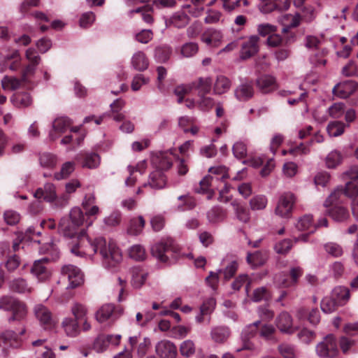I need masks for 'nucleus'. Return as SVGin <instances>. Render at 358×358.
I'll use <instances>...</instances> for the list:
<instances>
[{"mask_svg":"<svg viewBox=\"0 0 358 358\" xmlns=\"http://www.w3.org/2000/svg\"><path fill=\"white\" fill-rule=\"evenodd\" d=\"M85 236V232H82L79 243L71 248V252L80 257H90L93 254H99L103 267L112 272L116 271L123 259L122 250L116 243L103 237L91 241Z\"/></svg>","mask_w":358,"mask_h":358,"instance_id":"nucleus-1","label":"nucleus"},{"mask_svg":"<svg viewBox=\"0 0 358 358\" xmlns=\"http://www.w3.org/2000/svg\"><path fill=\"white\" fill-rule=\"evenodd\" d=\"M44 252L49 254L51 257L50 258L45 257L34 261L31 268V273L40 282H46L50 279L52 273L48 268L47 264L50 260L55 261L57 259L59 254L58 249L53 244H48V248Z\"/></svg>","mask_w":358,"mask_h":358,"instance_id":"nucleus-2","label":"nucleus"},{"mask_svg":"<svg viewBox=\"0 0 358 358\" xmlns=\"http://www.w3.org/2000/svg\"><path fill=\"white\" fill-rule=\"evenodd\" d=\"M344 179H350L352 181L346 182V196L352 199L351 208L353 216L358 220V167L352 166L343 173Z\"/></svg>","mask_w":358,"mask_h":358,"instance_id":"nucleus-3","label":"nucleus"},{"mask_svg":"<svg viewBox=\"0 0 358 358\" xmlns=\"http://www.w3.org/2000/svg\"><path fill=\"white\" fill-rule=\"evenodd\" d=\"M34 313L41 327L45 331H53L58 324V321L53 317L50 310L43 304H37L34 308Z\"/></svg>","mask_w":358,"mask_h":358,"instance_id":"nucleus-4","label":"nucleus"},{"mask_svg":"<svg viewBox=\"0 0 358 358\" xmlns=\"http://www.w3.org/2000/svg\"><path fill=\"white\" fill-rule=\"evenodd\" d=\"M24 56L27 64L22 70V78L24 81H30L31 78L34 76L41 59L34 48H27Z\"/></svg>","mask_w":358,"mask_h":358,"instance_id":"nucleus-5","label":"nucleus"},{"mask_svg":"<svg viewBox=\"0 0 358 358\" xmlns=\"http://www.w3.org/2000/svg\"><path fill=\"white\" fill-rule=\"evenodd\" d=\"M296 201V197L292 192H284L278 199L275 209V215L282 218H289L292 215Z\"/></svg>","mask_w":358,"mask_h":358,"instance_id":"nucleus-6","label":"nucleus"},{"mask_svg":"<svg viewBox=\"0 0 358 358\" xmlns=\"http://www.w3.org/2000/svg\"><path fill=\"white\" fill-rule=\"evenodd\" d=\"M21 66V56L18 50L0 52V72H4L7 69L16 71Z\"/></svg>","mask_w":358,"mask_h":358,"instance_id":"nucleus-7","label":"nucleus"},{"mask_svg":"<svg viewBox=\"0 0 358 358\" xmlns=\"http://www.w3.org/2000/svg\"><path fill=\"white\" fill-rule=\"evenodd\" d=\"M120 334H100L94 339L92 349L97 353L105 352L110 345H119L121 340Z\"/></svg>","mask_w":358,"mask_h":358,"instance_id":"nucleus-8","label":"nucleus"},{"mask_svg":"<svg viewBox=\"0 0 358 358\" xmlns=\"http://www.w3.org/2000/svg\"><path fill=\"white\" fill-rule=\"evenodd\" d=\"M338 347L335 337L330 334L316 346V352L320 357L333 358L338 354Z\"/></svg>","mask_w":358,"mask_h":358,"instance_id":"nucleus-9","label":"nucleus"},{"mask_svg":"<svg viewBox=\"0 0 358 358\" xmlns=\"http://www.w3.org/2000/svg\"><path fill=\"white\" fill-rule=\"evenodd\" d=\"M82 207L85 211V215L88 217L85 221L87 226L90 227L92 225L94 220H91L90 217L96 219V216L100 213V209L97 205H96V197L93 193L86 194L82 201Z\"/></svg>","mask_w":358,"mask_h":358,"instance_id":"nucleus-10","label":"nucleus"},{"mask_svg":"<svg viewBox=\"0 0 358 358\" xmlns=\"http://www.w3.org/2000/svg\"><path fill=\"white\" fill-rule=\"evenodd\" d=\"M63 275L67 277L69 285L67 288L73 289L80 286L84 282L83 273L80 269L73 265H65L62 268Z\"/></svg>","mask_w":358,"mask_h":358,"instance_id":"nucleus-11","label":"nucleus"},{"mask_svg":"<svg viewBox=\"0 0 358 358\" xmlns=\"http://www.w3.org/2000/svg\"><path fill=\"white\" fill-rule=\"evenodd\" d=\"M173 241L171 238L160 241L151 248V252L154 257L162 262H167L172 253Z\"/></svg>","mask_w":358,"mask_h":358,"instance_id":"nucleus-12","label":"nucleus"},{"mask_svg":"<svg viewBox=\"0 0 358 358\" xmlns=\"http://www.w3.org/2000/svg\"><path fill=\"white\" fill-rule=\"evenodd\" d=\"M259 37L257 35L249 36L241 45L240 58L246 60L255 55L259 50Z\"/></svg>","mask_w":358,"mask_h":358,"instance_id":"nucleus-13","label":"nucleus"},{"mask_svg":"<svg viewBox=\"0 0 358 358\" xmlns=\"http://www.w3.org/2000/svg\"><path fill=\"white\" fill-rule=\"evenodd\" d=\"M275 326L278 330L283 334H293L297 329L294 325L292 315L286 312H281L275 318Z\"/></svg>","mask_w":358,"mask_h":358,"instance_id":"nucleus-14","label":"nucleus"},{"mask_svg":"<svg viewBox=\"0 0 358 358\" xmlns=\"http://www.w3.org/2000/svg\"><path fill=\"white\" fill-rule=\"evenodd\" d=\"M72 122L66 117H59L55 119L52 122V129L50 131L49 137L52 141L57 139L62 134H64L71 127Z\"/></svg>","mask_w":358,"mask_h":358,"instance_id":"nucleus-15","label":"nucleus"},{"mask_svg":"<svg viewBox=\"0 0 358 358\" xmlns=\"http://www.w3.org/2000/svg\"><path fill=\"white\" fill-rule=\"evenodd\" d=\"M255 94L253 83L250 80H243L234 90V96L238 101H247Z\"/></svg>","mask_w":358,"mask_h":358,"instance_id":"nucleus-16","label":"nucleus"},{"mask_svg":"<svg viewBox=\"0 0 358 358\" xmlns=\"http://www.w3.org/2000/svg\"><path fill=\"white\" fill-rule=\"evenodd\" d=\"M172 154L171 150L157 152L152 155V164L156 167V169L160 171L168 170L173 165L172 159L171 157Z\"/></svg>","mask_w":358,"mask_h":358,"instance_id":"nucleus-17","label":"nucleus"},{"mask_svg":"<svg viewBox=\"0 0 358 358\" xmlns=\"http://www.w3.org/2000/svg\"><path fill=\"white\" fill-rule=\"evenodd\" d=\"M155 352L160 358H176L177 347L169 340H162L155 345Z\"/></svg>","mask_w":358,"mask_h":358,"instance_id":"nucleus-18","label":"nucleus"},{"mask_svg":"<svg viewBox=\"0 0 358 358\" xmlns=\"http://www.w3.org/2000/svg\"><path fill=\"white\" fill-rule=\"evenodd\" d=\"M358 89V84L352 80H347L339 83L332 90L334 96L346 99Z\"/></svg>","mask_w":358,"mask_h":358,"instance_id":"nucleus-19","label":"nucleus"},{"mask_svg":"<svg viewBox=\"0 0 358 358\" xmlns=\"http://www.w3.org/2000/svg\"><path fill=\"white\" fill-rule=\"evenodd\" d=\"M295 315L299 320H308L313 325L317 324L320 321V311L316 308L299 307L296 310Z\"/></svg>","mask_w":358,"mask_h":358,"instance_id":"nucleus-20","label":"nucleus"},{"mask_svg":"<svg viewBox=\"0 0 358 358\" xmlns=\"http://www.w3.org/2000/svg\"><path fill=\"white\" fill-rule=\"evenodd\" d=\"M166 178L164 173L158 169H155L149 175L148 182L143 183V187H150L152 189H160L166 187Z\"/></svg>","mask_w":358,"mask_h":358,"instance_id":"nucleus-21","label":"nucleus"},{"mask_svg":"<svg viewBox=\"0 0 358 358\" xmlns=\"http://www.w3.org/2000/svg\"><path fill=\"white\" fill-rule=\"evenodd\" d=\"M260 324V321H256L252 324L247 325L242 331V339L243 341V346L241 349H237L238 352H240L242 350H252L253 349V345L249 342V340L251 338H253L257 334L258 331V326Z\"/></svg>","mask_w":358,"mask_h":358,"instance_id":"nucleus-22","label":"nucleus"},{"mask_svg":"<svg viewBox=\"0 0 358 358\" xmlns=\"http://www.w3.org/2000/svg\"><path fill=\"white\" fill-rule=\"evenodd\" d=\"M303 273L302 268L299 266H293L290 268L289 271V276L290 280H287L284 276H276L275 280L277 283L284 287H289L293 285H295L299 278L301 276Z\"/></svg>","mask_w":358,"mask_h":358,"instance_id":"nucleus-23","label":"nucleus"},{"mask_svg":"<svg viewBox=\"0 0 358 358\" xmlns=\"http://www.w3.org/2000/svg\"><path fill=\"white\" fill-rule=\"evenodd\" d=\"M10 312L12 313V315L8 318V322L10 323L14 321L20 322L26 319L28 308L25 303L17 299Z\"/></svg>","mask_w":358,"mask_h":358,"instance_id":"nucleus-24","label":"nucleus"},{"mask_svg":"<svg viewBox=\"0 0 358 358\" xmlns=\"http://www.w3.org/2000/svg\"><path fill=\"white\" fill-rule=\"evenodd\" d=\"M346 196V184L345 186H338L330 194L324 202V206L327 208L331 206H339L343 202V198Z\"/></svg>","mask_w":358,"mask_h":358,"instance_id":"nucleus-25","label":"nucleus"},{"mask_svg":"<svg viewBox=\"0 0 358 358\" xmlns=\"http://www.w3.org/2000/svg\"><path fill=\"white\" fill-rule=\"evenodd\" d=\"M256 84L262 93H269L278 88L275 78L270 75H263L258 78Z\"/></svg>","mask_w":358,"mask_h":358,"instance_id":"nucleus-26","label":"nucleus"},{"mask_svg":"<svg viewBox=\"0 0 358 358\" xmlns=\"http://www.w3.org/2000/svg\"><path fill=\"white\" fill-rule=\"evenodd\" d=\"M131 66L136 71H145L149 66V59L145 53L141 50L134 52L131 58Z\"/></svg>","mask_w":358,"mask_h":358,"instance_id":"nucleus-27","label":"nucleus"},{"mask_svg":"<svg viewBox=\"0 0 358 358\" xmlns=\"http://www.w3.org/2000/svg\"><path fill=\"white\" fill-rule=\"evenodd\" d=\"M131 284L135 289L141 288L148 279V273L144 268L135 266L131 268Z\"/></svg>","mask_w":358,"mask_h":358,"instance_id":"nucleus-28","label":"nucleus"},{"mask_svg":"<svg viewBox=\"0 0 358 358\" xmlns=\"http://www.w3.org/2000/svg\"><path fill=\"white\" fill-rule=\"evenodd\" d=\"M34 196L48 202H52L57 198L55 187L52 183H46L43 187L37 189Z\"/></svg>","mask_w":358,"mask_h":358,"instance_id":"nucleus-29","label":"nucleus"},{"mask_svg":"<svg viewBox=\"0 0 358 358\" xmlns=\"http://www.w3.org/2000/svg\"><path fill=\"white\" fill-rule=\"evenodd\" d=\"M61 325L68 337L75 338L80 334L78 321L73 318L64 317Z\"/></svg>","mask_w":358,"mask_h":358,"instance_id":"nucleus-30","label":"nucleus"},{"mask_svg":"<svg viewBox=\"0 0 358 358\" xmlns=\"http://www.w3.org/2000/svg\"><path fill=\"white\" fill-rule=\"evenodd\" d=\"M26 332L25 328H23L19 334L15 331L8 329L3 331L1 334V338L5 344H9L11 347L17 348L20 345V336L24 334Z\"/></svg>","mask_w":358,"mask_h":358,"instance_id":"nucleus-31","label":"nucleus"},{"mask_svg":"<svg viewBox=\"0 0 358 358\" xmlns=\"http://www.w3.org/2000/svg\"><path fill=\"white\" fill-rule=\"evenodd\" d=\"M222 40V33L215 29H208L201 36V41L210 47H217Z\"/></svg>","mask_w":358,"mask_h":358,"instance_id":"nucleus-32","label":"nucleus"},{"mask_svg":"<svg viewBox=\"0 0 358 358\" xmlns=\"http://www.w3.org/2000/svg\"><path fill=\"white\" fill-rule=\"evenodd\" d=\"M279 22L283 26L282 31L287 32L289 29L299 25L301 16L298 13L282 15L279 19Z\"/></svg>","mask_w":358,"mask_h":358,"instance_id":"nucleus-33","label":"nucleus"},{"mask_svg":"<svg viewBox=\"0 0 358 358\" xmlns=\"http://www.w3.org/2000/svg\"><path fill=\"white\" fill-rule=\"evenodd\" d=\"M145 220L143 216H137L131 218L127 228V234L131 236L141 234L145 227Z\"/></svg>","mask_w":358,"mask_h":358,"instance_id":"nucleus-34","label":"nucleus"},{"mask_svg":"<svg viewBox=\"0 0 358 358\" xmlns=\"http://www.w3.org/2000/svg\"><path fill=\"white\" fill-rule=\"evenodd\" d=\"M299 231H308L309 234L315 231V225L312 215L306 214L299 218L295 225Z\"/></svg>","mask_w":358,"mask_h":358,"instance_id":"nucleus-35","label":"nucleus"},{"mask_svg":"<svg viewBox=\"0 0 358 358\" xmlns=\"http://www.w3.org/2000/svg\"><path fill=\"white\" fill-rule=\"evenodd\" d=\"M327 214L336 222H341L350 217L348 210L341 206H335L327 210Z\"/></svg>","mask_w":358,"mask_h":358,"instance_id":"nucleus-36","label":"nucleus"},{"mask_svg":"<svg viewBox=\"0 0 358 358\" xmlns=\"http://www.w3.org/2000/svg\"><path fill=\"white\" fill-rule=\"evenodd\" d=\"M231 86V80L223 75L217 76L213 86L215 94L221 95L227 92Z\"/></svg>","mask_w":358,"mask_h":358,"instance_id":"nucleus-37","label":"nucleus"},{"mask_svg":"<svg viewBox=\"0 0 358 358\" xmlns=\"http://www.w3.org/2000/svg\"><path fill=\"white\" fill-rule=\"evenodd\" d=\"M29 82L30 81L22 80V77L20 79H19L13 76H5L2 78L1 83L2 88L5 91H13L20 88L22 86V83H27Z\"/></svg>","mask_w":358,"mask_h":358,"instance_id":"nucleus-38","label":"nucleus"},{"mask_svg":"<svg viewBox=\"0 0 358 358\" xmlns=\"http://www.w3.org/2000/svg\"><path fill=\"white\" fill-rule=\"evenodd\" d=\"M332 297L340 306H344L350 299V290L346 287H336L332 291Z\"/></svg>","mask_w":358,"mask_h":358,"instance_id":"nucleus-39","label":"nucleus"},{"mask_svg":"<svg viewBox=\"0 0 358 358\" xmlns=\"http://www.w3.org/2000/svg\"><path fill=\"white\" fill-rule=\"evenodd\" d=\"M194 90H198V94H206L210 92L212 87V79L210 77H200L192 82Z\"/></svg>","mask_w":358,"mask_h":358,"instance_id":"nucleus-40","label":"nucleus"},{"mask_svg":"<svg viewBox=\"0 0 358 358\" xmlns=\"http://www.w3.org/2000/svg\"><path fill=\"white\" fill-rule=\"evenodd\" d=\"M230 336V331L226 327H215L210 331L212 340L216 343H224Z\"/></svg>","mask_w":358,"mask_h":358,"instance_id":"nucleus-41","label":"nucleus"},{"mask_svg":"<svg viewBox=\"0 0 358 358\" xmlns=\"http://www.w3.org/2000/svg\"><path fill=\"white\" fill-rule=\"evenodd\" d=\"M146 168V162L145 160L139 162L136 167L128 166L127 169L129 172L130 173V176L127 178L125 180V185L127 186H132L134 185L137 180L136 173H139L142 174L143 171Z\"/></svg>","mask_w":358,"mask_h":358,"instance_id":"nucleus-42","label":"nucleus"},{"mask_svg":"<svg viewBox=\"0 0 358 358\" xmlns=\"http://www.w3.org/2000/svg\"><path fill=\"white\" fill-rule=\"evenodd\" d=\"M100 163L101 157L98 154L94 152H87L83 155L81 166L83 168L94 169L99 167Z\"/></svg>","mask_w":358,"mask_h":358,"instance_id":"nucleus-43","label":"nucleus"},{"mask_svg":"<svg viewBox=\"0 0 358 358\" xmlns=\"http://www.w3.org/2000/svg\"><path fill=\"white\" fill-rule=\"evenodd\" d=\"M216 305L215 300L213 298L207 299L200 308V313L196 316V321L201 323L204 321V316L210 315L215 309Z\"/></svg>","mask_w":358,"mask_h":358,"instance_id":"nucleus-44","label":"nucleus"},{"mask_svg":"<svg viewBox=\"0 0 358 358\" xmlns=\"http://www.w3.org/2000/svg\"><path fill=\"white\" fill-rule=\"evenodd\" d=\"M10 101L13 106L17 108L28 107L32 103V98L29 93L14 94Z\"/></svg>","mask_w":358,"mask_h":358,"instance_id":"nucleus-45","label":"nucleus"},{"mask_svg":"<svg viewBox=\"0 0 358 358\" xmlns=\"http://www.w3.org/2000/svg\"><path fill=\"white\" fill-rule=\"evenodd\" d=\"M289 5L290 0H272L271 3H267L264 7H260V11L266 13L274 10H285L289 8Z\"/></svg>","mask_w":358,"mask_h":358,"instance_id":"nucleus-46","label":"nucleus"},{"mask_svg":"<svg viewBox=\"0 0 358 358\" xmlns=\"http://www.w3.org/2000/svg\"><path fill=\"white\" fill-rule=\"evenodd\" d=\"M345 127L346 124L341 121H331L327 126V132L330 137H338L345 132Z\"/></svg>","mask_w":358,"mask_h":358,"instance_id":"nucleus-47","label":"nucleus"},{"mask_svg":"<svg viewBox=\"0 0 358 358\" xmlns=\"http://www.w3.org/2000/svg\"><path fill=\"white\" fill-rule=\"evenodd\" d=\"M124 105V101L121 99H117L110 103L111 114L115 121L120 122L125 119L124 113L121 112Z\"/></svg>","mask_w":358,"mask_h":358,"instance_id":"nucleus-48","label":"nucleus"},{"mask_svg":"<svg viewBox=\"0 0 358 358\" xmlns=\"http://www.w3.org/2000/svg\"><path fill=\"white\" fill-rule=\"evenodd\" d=\"M115 307L112 304L102 306L95 313V318L99 323H103L111 318Z\"/></svg>","mask_w":358,"mask_h":358,"instance_id":"nucleus-49","label":"nucleus"},{"mask_svg":"<svg viewBox=\"0 0 358 358\" xmlns=\"http://www.w3.org/2000/svg\"><path fill=\"white\" fill-rule=\"evenodd\" d=\"M343 155L337 150H331L325 158V165L328 169H336L343 162Z\"/></svg>","mask_w":358,"mask_h":358,"instance_id":"nucleus-50","label":"nucleus"},{"mask_svg":"<svg viewBox=\"0 0 358 358\" xmlns=\"http://www.w3.org/2000/svg\"><path fill=\"white\" fill-rule=\"evenodd\" d=\"M182 9L192 16L198 17L203 12L204 7L200 0H189V3H185L182 6Z\"/></svg>","mask_w":358,"mask_h":358,"instance_id":"nucleus-51","label":"nucleus"},{"mask_svg":"<svg viewBox=\"0 0 358 358\" xmlns=\"http://www.w3.org/2000/svg\"><path fill=\"white\" fill-rule=\"evenodd\" d=\"M78 227V226H74L72 224V222H69V220L63 217L61 219L59 224V231L62 233L64 236L67 237H73L76 234V229Z\"/></svg>","mask_w":358,"mask_h":358,"instance_id":"nucleus-52","label":"nucleus"},{"mask_svg":"<svg viewBox=\"0 0 358 358\" xmlns=\"http://www.w3.org/2000/svg\"><path fill=\"white\" fill-rule=\"evenodd\" d=\"M189 17L184 11L174 13L169 20V22L177 28H182L189 22Z\"/></svg>","mask_w":358,"mask_h":358,"instance_id":"nucleus-53","label":"nucleus"},{"mask_svg":"<svg viewBox=\"0 0 358 358\" xmlns=\"http://www.w3.org/2000/svg\"><path fill=\"white\" fill-rule=\"evenodd\" d=\"M129 257L135 261H143L145 259L146 252L144 247L140 244H136L128 249Z\"/></svg>","mask_w":358,"mask_h":358,"instance_id":"nucleus-54","label":"nucleus"},{"mask_svg":"<svg viewBox=\"0 0 358 358\" xmlns=\"http://www.w3.org/2000/svg\"><path fill=\"white\" fill-rule=\"evenodd\" d=\"M71 312L75 320H80L85 319L88 313V309L85 304L79 302H74L71 306Z\"/></svg>","mask_w":358,"mask_h":358,"instance_id":"nucleus-55","label":"nucleus"},{"mask_svg":"<svg viewBox=\"0 0 358 358\" xmlns=\"http://www.w3.org/2000/svg\"><path fill=\"white\" fill-rule=\"evenodd\" d=\"M10 288L20 294H28L32 292V287L29 286L27 281L23 278L15 279L10 284Z\"/></svg>","mask_w":358,"mask_h":358,"instance_id":"nucleus-56","label":"nucleus"},{"mask_svg":"<svg viewBox=\"0 0 358 358\" xmlns=\"http://www.w3.org/2000/svg\"><path fill=\"white\" fill-rule=\"evenodd\" d=\"M231 205L234 207L236 217L243 223L248 222L250 218L248 210L236 201H233Z\"/></svg>","mask_w":358,"mask_h":358,"instance_id":"nucleus-57","label":"nucleus"},{"mask_svg":"<svg viewBox=\"0 0 358 358\" xmlns=\"http://www.w3.org/2000/svg\"><path fill=\"white\" fill-rule=\"evenodd\" d=\"M246 259L249 265L252 267H256L264 264L266 260V255L257 251L254 253H248Z\"/></svg>","mask_w":358,"mask_h":358,"instance_id":"nucleus-58","label":"nucleus"},{"mask_svg":"<svg viewBox=\"0 0 358 358\" xmlns=\"http://www.w3.org/2000/svg\"><path fill=\"white\" fill-rule=\"evenodd\" d=\"M267 203V197L265 195L258 194L250 199V207L252 210H262L266 207Z\"/></svg>","mask_w":358,"mask_h":358,"instance_id":"nucleus-59","label":"nucleus"},{"mask_svg":"<svg viewBox=\"0 0 358 358\" xmlns=\"http://www.w3.org/2000/svg\"><path fill=\"white\" fill-rule=\"evenodd\" d=\"M172 53V49L170 46L164 45L155 49V57L159 62H166Z\"/></svg>","mask_w":358,"mask_h":358,"instance_id":"nucleus-60","label":"nucleus"},{"mask_svg":"<svg viewBox=\"0 0 358 358\" xmlns=\"http://www.w3.org/2000/svg\"><path fill=\"white\" fill-rule=\"evenodd\" d=\"M345 111V104L342 102H337L332 104L327 110L329 116L334 119H338L343 116Z\"/></svg>","mask_w":358,"mask_h":358,"instance_id":"nucleus-61","label":"nucleus"},{"mask_svg":"<svg viewBox=\"0 0 358 358\" xmlns=\"http://www.w3.org/2000/svg\"><path fill=\"white\" fill-rule=\"evenodd\" d=\"M278 349L284 358H298V354L293 345L284 343L279 345Z\"/></svg>","mask_w":358,"mask_h":358,"instance_id":"nucleus-62","label":"nucleus"},{"mask_svg":"<svg viewBox=\"0 0 358 358\" xmlns=\"http://www.w3.org/2000/svg\"><path fill=\"white\" fill-rule=\"evenodd\" d=\"M196 346L193 341L187 339L182 342L180 345V352L182 356L190 357L194 355Z\"/></svg>","mask_w":358,"mask_h":358,"instance_id":"nucleus-63","label":"nucleus"},{"mask_svg":"<svg viewBox=\"0 0 358 358\" xmlns=\"http://www.w3.org/2000/svg\"><path fill=\"white\" fill-rule=\"evenodd\" d=\"M325 252L333 257H340L343 254V249L337 243L329 242L324 245Z\"/></svg>","mask_w":358,"mask_h":358,"instance_id":"nucleus-64","label":"nucleus"}]
</instances>
